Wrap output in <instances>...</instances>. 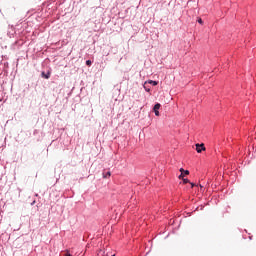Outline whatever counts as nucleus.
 Masks as SVG:
<instances>
[{
    "mask_svg": "<svg viewBox=\"0 0 256 256\" xmlns=\"http://www.w3.org/2000/svg\"><path fill=\"white\" fill-rule=\"evenodd\" d=\"M159 109H161V104H159V103L155 104L153 111H154L156 117H159Z\"/></svg>",
    "mask_w": 256,
    "mask_h": 256,
    "instance_id": "1",
    "label": "nucleus"
},
{
    "mask_svg": "<svg viewBox=\"0 0 256 256\" xmlns=\"http://www.w3.org/2000/svg\"><path fill=\"white\" fill-rule=\"evenodd\" d=\"M196 151L197 153H202V151H205V144H196Z\"/></svg>",
    "mask_w": 256,
    "mask_h": 256,
    "instance_id": "2",
    "label": "nucleus"
},
{
    "mask_svg": "<svg viewBox=\"0 0 256 256\" xmlns=\"http://www.w3.org/2000/svg\"><path fill=\"white\" fill-rule=\"evenodd\" d=\"M42 77H44V79H49L51 77V73H47L45 74V72H42Z\"/></svg>",
    "mask_w": 256,
    "mask_h": 256,
    "instance_id": "3",
    "label": "nucleus"
},
{
    "mask_svg": "<svg viewBox=\"0 0 256 256\" xmlns=\"http://www.w3.org/2000/svg\"><path fill=\"white\" fill-rule=\"evenodd\" d=\"M148 83H149L150 85H154V86L159 85V82L153 81V80L148 81Z\"/></svg>",
    "mask_w": 256,
    "mask_h": 256,
    "instance_id": "4",
    "label": "nucleus"
},
{
    "mask_svg": "<svg viewBox=\"0 0 256 256\" xmlns=\"http://www.w3.org/2000/svg\"><path fill=\"white\" fill-rule=\"evenodd\" d=\"M63 256H71V252H69V250H65L64 252H62Z\"/></svg>",
    "mask_w": 256,
    "mask_h": 256,
    "instance_id": "5",
    "label": "nucleus"
},
{
    "mask_svg": "<svg viewBox=\"0 0 256 256\" xmlns=\"http://www.w3.org/2000/svg\"><path fill=\"white\" fill-rule=\"evenodd\" d=\"M104 179H107V177H111V172H107L106 174L103 173Z\"/></svg>",
    "mask_w": 256,
    "mask_h": 256,
    "instance_id": "6",
    "label": "nucleus"
},
{
    "mask_svg": "<svg viewBox=\"0 0 256 256\" xmlns=\"http://www.w3.org/2000/svg\"><path fill=\"white\" fill-rule=\"evenodd\" d=\"M91 63H92L91 60H87V61H86V65H87L88 67L91 66Z\"/></svg>",
    "mask_w": 256,
    "mask_h": 256,
    "instance_id": "7",
    "label": "nucleus"
},
{
    "mask_svg": "<svg viewBox=\"0 0 256 256\" xmlns=\"http://www.w3.org/2000/svg\"><path fill=\"white\" fill-rule=\"evenodd\" d=\"M183 183L184 185H187V183H189V179H183Z\"/></svg>",
    "mask_w": 256,
    "mask_h": 256,
    "instance_id": "8",
    "label": "nucleus"
},
{
    "mask_svg": "<svg viewBox=\"0 0 256 256\" xmlns=\"http://www.w3.org/2000/svg\"><path fill=\"white\" fill-rule=\"evenodd\" d=\"M198 23H199L200 25H203V19L199 18V19H198Z\"/></svg>",
    "mask_w": 256,
    "mask_h": 256,
    "instance_id": "9",
    "label": "nucleus"
},
{
    "mask_svg": "<svg viewBox=\"0 0 256 256\" xmlns=\"http://www.w3.org/2000/svg\"><path fill=\"white\" fill-rule=\"evenodd\" d=\"M144 89H145V91H147V92L151 91V89L147 88V86H146L145 84H144Z\"/></svg>",
    "mask_w": 256,
    "mask_h": 256,
    "instance_id": "10",
    "label": "nucleus"
},
{
    "mask_svg": "<svg viewBox=\"0 0 256 256\" xmlns=\"http://www.w3.org/2000/svg\"><path fill=\"white\" fill-rule=\"evenodd\" d=\"M184 175H189V170H184Z\"/></svg>",
    "mask_w": 256,
    "mask_h": 256,
    "instance_id": "11",
    "label": "nucleus"
},
{
    "mask_svg": "<svg viewBox=\"0 0 256 256\" xmlns=\"http://www.w3.org/2000/svg\"><path fill=\"white\" fill-rule=\"evenodd\" d=\"M183 177H185V175L181 173V175L179 176V179H183Z\"/></svg>",
    "mask_w": 256,
    "mask_h": 256,
    "instance_id": "12",
    "label": "nucleus"
},
{
    "mask_svg": "<svg viewBox=\"0 0 256 256\" xmlns=\"http://www.w3.org/2000/svg\"><path fill=\"white\" fill-rule=\"evenodd\" d=\"M180 172H182V174L185 172V169L180 168Z\"/></svg>",
    "mask_w": 256,
    "mask_h": 256,
    "instance_id": "13",
    "label": "nucleus"
},
{
    "mask_svg": "<svg viewBox=\"0 0 256 256\" xmlns=\"http://www.w3.org/2000/svg\"><path fill=\"white\" fill-rule=\"evenodd\" d=\"M191 187H195V184H194V183H191Z\"/></svg>",
    "mask_w": 256,
    "mask_h": 256,
    "instance_id": "14",
    "label": "nucleus"
},
{
    "mask_svg": "<svg viewBox=\"0 0 256 256\" xmlns=\"http://www.w3.org/2000/svg\"><path fill=\"white\" fill-rule=\"evenodd\" d=\"M201 189H203V186L200 184Z\"/></svg>",
    "mask_w": 256,
    "mask_h": 256,
    "instance_id": "15",
    "label": "nucleus"
}]
</instances>
